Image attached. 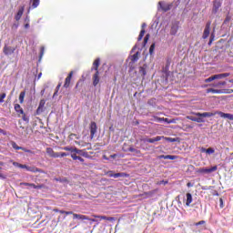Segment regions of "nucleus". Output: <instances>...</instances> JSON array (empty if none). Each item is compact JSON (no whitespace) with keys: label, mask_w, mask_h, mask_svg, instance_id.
Segmentation results:
<instances>
[{"label":"nucleus","mask_w":233,"mask_h":233,"mask_svg":"<svg viewBox=\"0 0 233 233\" xmlns=\"http://www.w3.org/2000/svg\"><path fill=\"white\" fill-rule=\"evenodd\" d=\"M193 116H187V119H189V121H194L195 123H205V120L203 119V117H213V116H219L221 117H223L224 119H229V121H233V115L230 113H224L221 111H217V112H204V113H200V112H193L192 113Z\"/></svg>","instance_id":"nucleus-1"},{"label":"nucleus","mask_w":233,"mask_h":233,"mask_svg":"<svg viewBox=\"0 0 233 233\" xmlns=\"http://www.w3.org/2000/svg\"><path fill=\"white\" fill-rule=\"evenodd\" d=\"M161 139H165V141H168L169 143H176L179 138H172L165 136H157L153 138H142L140 141H143L144 143H157V141H161Z\"/></svg>","instance_id":"nucleus-2"},{"label":"nucleus","mask_w":233,"mask_h":233,"mask_svg":"<svg viewBox=\"0 0 233 233\" xmlns=\"http://www.w3.org/2000/svg\"><path fill=\"white\" fill-rule=\"evenodd\" d=\"M218 170V166H214L210 168H205V167H200L196 170L197 174H212V172H216Z\"/></svg>","instance_id":"nucleus-3"},{"label":"nucleus","mask_w":233,"mask_h":233,"mask_svg":"<svg viewBox=\"0 0 233 233\" xmlns=\"http://www.w3.org/2000/svg\"><path fill=\"white\" fill-rule=\"evenodd\" d=\"M212 25L211 21L207 22L203 35L202 39H207L208 35H210V25Z\"/></svg>","instance_id":"nucleus-4"},{"label":"nucleus","mask_w":233,"mask_h":233,"mask_svg":"<svg viewBox=\"0 0 233 233\" xmlns=\"http://www.w3.org/2000/svg\"><path fill=\"white\" fill-rule=\"evenodd\" d=\"M46 104V100L45 99H41L39 102V106L36 109V116H41V114H43V112H45V105Z\"/></svg>","instance_id":"nucleus-5"},{"label":"nucleus","mask_w":233,"mask_h":233,"mask_svg":"<svg viewBox=\"0 0 233 233\" xmlns=\"http://www.w3.org/2000/svg\"><path fill=\"white\" fill-rule=\"evenodd\" d=\"M89 130H90V137L91 139H94V137L97 132V124H96V122H91L89 126Z\"/></svg>","instance_id":"nucleus-6"},{"label":"nucleus","mask_w":233,"mask_h":233,"mask_svg":"<svg viewBox=\"0 0 233 233\" xmlns=\"http://www.w3.org/2000/svg\"><path fill=\"white\" fill-rule=\"evenodd\" d=\"M14 52H15V47L5 46L3 48V53L5 54V56H12Z\"/></svg>","instance_id":"nucleus-7"},{"label":"nucleus","mask_w":233,"mask_h":233,"mask_svg":"<svg viewBox=\"0 0 233 233\" xmlns=\"http://www.w3.org/2000/svg\"><path fill=\"white\" fill-rule=\"evenodd\" d=\"M178 30H179V22L172 23L171 29H170V35H176V34H177Z\"/></svg>","instance_id":"nucleus-8"},{"label":"nucleus","mask_w":233,"mask_h":233,"mask_svg":"<svg viewBox=\"0 0 233 233\" xmlns=\"http://www.w3.org/2000/svg\"><path fill=\"white\" fill-rule=\"evenodd\" d=\"M219 8H221V2L219 0H214L212 14H218V12H219Z\"/></svg>","instance_id":"nucleus-9"},{"label":"nucleus","mask_w":233,"mask_h":233,"mask_svg":"<svg viewBox=\"0 0 233 233\" xmlns=\"http://www.w3.org/2000/svg\"><path fill=\"white\" fill-rule=\"evenodd\" d=\"M73 76H74V71H71L65 79L64 88H68L70 86V83L72 82Z\"/></svg>","instance_id":"nucleus-10"},{"label":"nucleus","mask_w":233,"mask_h":233,"mask_svg":"<svg viewBox=\"0 0 233 233\" xmlns=\"http://www.w3.org/2000/svg\"><path fill=\"white\" fill-rule=\"evenodd\" d=\"M46 154L50 157L57 158L59 157V153L54 151L52 147H46Z\"/></svg>","instance_id":"nucleus-11"},{"label":"nucleus","mask_w":233,"mask_h":233,"mask_svg":"<svg viewBox=\"0 0 233 233\" xmlns=\"http://www.w3.org/2000/svg\"><path fill=\"white\" fill-rule=\"evenodd\" d=\"M92 218H96V219H105L106 221H116V218L114 217L92 215Z\"/></svg>","instance_id":"nucleus-12"},{"label":"nucleus","mask_w":233,"mask_h":233,"mask_svg":"<svg viewBox=\"0 0 233 233\" xmlns=\"http://www.w3.org/2000/svg\"><path fill=\"white\" fill-rule=\"evenodd\" d=\"M108 175H109V177H115V178L128 177V174H127V173H115V174H113L112 171H109Z\"/></svg>","instance_id":"nucleus-13"},{"label":"nucleus","mask_w":233,"mask_h":233,"mask_svg":"<svg viewBox=\"0 0 233 233\" xmlns=\"http://www.w3.org/2000/svg\"><path fill=\"white\" fill-rule=\"evenodd\" d=\"M158 5H159L161 10H163V12H168V10H171V8H172V5H170V4H165L163 2H159Z\"/></svg>","instance_id":"nucleus-14"},{"label":"nucleus","mask_w":233,"mask_h":233,"mask_svg":"<svg viewBox=\"0 0 233 233\" xmlns=\"http://www.w3.org/2000/svg\"><path fill=\"white\" fill-rule=\"evenodd\" d=\"M99 65H101V59L96 58L94 63H93V66L91 67L92 71H96V72H99Z\"/></svg>","instance_id":"nucleus-15"},{"label":"nucleus","mask_w":233,"mask_h":233,"mask_svg":"<svg viewBox=\"0 0 233 233\" xmlns=\"http://www.w3.org/2000/svg\"><path fill=\"white\" fill-rule=\"evenodd\" d=\"M24 168H25V170H27V172H33L34 174H35L37 172L43 173V169L35 167L25 166V167H24Z\"/></svg>","instance_id":"nucleus-16"},{"label":"nucleus","mask_w":233,"mask_h":233,"mask_svg":"<svg viewBox=\"0 0 233 233\" xmlns=\"http://www.w3.org/2000/svg\"><path fill=\"white\" fill-rule=\"evenodd\" d=\"M99 71H96L94 75H93V86H96V85H99Z\"/></svg>","instance_id":"nucleus-17"},{"label":"nucleus","mask_w":233,"mask_h":233,"mask_svg":"<svg viewBox=\"0 0 233 233\" xmlns=\"http://www.w3.org/2000/svg\"><path fill=\"white\" fill-rule=\"evenodd\" d=\"M207 94H225V91L223 89L208 88Z\"/></svg>","instance_id":"nucleus-18"},{"label":"nucleus","mask_w":233,"mask_h":233,"mask_svg":"<svg viewBox=\"0 0 233 233\" xmlns=\"http://www.w3.org/2000/svg\"><path fill=\"white\" fill-rule=\"evenodd\" d=\"M71 216H73L74 219H83V220L90 219V218H88V216H85V215H81V214L73 213V214H71Z\"/></svg>","instance_id":"nucleus-19"},{"label":"nucleus","mask_w":233,"mask_h":233,"mask_svg":"<svg viewBox=\"0 0 233 233\" xmlns=\"http://www.w3.org/2000/svg\"><path fill=\"white\" fill-rule=\"evenodd\" d=\"M193 198H192V194L187 193L186 194V207H190V204L192 203Z\"/></svg>","instance_id":"nucleus-20"},{"label":"nucleus","mask_w":233,"mask_h":233,"mask_svg":"<svg viewBox=\"0 0 233 233\" xmlns=\"http://www.w3.org/2000/svg\"><path fill=\"white\" fill-rule=\"evenodd\" d=\"M15 110L19 116H21V114H25V110H23V107L19 104H15Z\"/></svg>","instance_id":"nucleus-21"},{"label":"nucleus","mask_w":233,"mask_h":233,"mask_svg":"<svg viewBox=\"0 0 233 233\" xmlns=\"http://www.w3.org/2000/svg\"><path fill=\"white\" fill-rule=\"evenodd\" d=\"M160 159H170L171 161H174V159H177V156L173 155H161L159 157Z\"/></svg>","instance_id":"nucleus-22"},{"label":"nucleus","mask_w":233,"mask_h":233,"mask_svg":"<svg viewBox=\"0 0 233 233\" xmlns=\"http://www.w3.org/2000/svg\"><path fill=\"white\" fill-rule=\"evenodd\" d=\"M24 12H25V7H21L18 10L16 15L15 16V21H19L21 19V17H23V13Z\"/></svg>","instance_id":"nucleus-23"},{"label":"nucleus","mask_w":233,"mask_h":233,"mask_svg":"<svg viewBox=\"0 0 233 233\" xmlns=\"http://www.w3.org/2000/svg\"><path fill=\"white\" fill-rule=\"evenodd\" d=\"M145 26H147V24H142V29L139 33V35H138V38H137V41H141V39H143V37H145Z\"/></svg>","instance_id":"nucleus-24"},{"label":"nucleus","mask_w":233,"mask_h":233,"mask_svg":"<svg viewBox=\"0 0 233 233\" xmlns=\"http://www.w3.org/2000/svg\"><path fill=\"white\" fill-rule=\"evenodd\" d=\"M74 154H76V156H83L84 157H85V156H86V152L85 151V150H83V149H79V148H77V147H75V153Z\"/></svg>","instance_id":"nucleus-25"},{"label":"nucleus","mask_w":233,"mask_h":233,"mask_svg":"<svg viewBox=\"0 0 233 233\" xmlns=\"http://www.w3.org/2000/svg\"><path fill=\"white\" fill-rule=\"evenodd\" d=\"M128 152H132L134 156H141V150L136 149L133 147H129Z\"/></svg>","instance_id":"nucleus-26"},{"label":"nucleus","mask_w":233,"mask_h":233,"mask_svg":"<svg viewBox=\"0 0 233 233\" xmlns=\"http://www.w3.org/2000/svg\"><path fill=\"white\" fill-rule=\"evenodd\" d=\"M61 148L62 150H65L66 152H70L71 154H75L76 152V147H64Z\"/></svg>","instance_id":"nucleus-27"},{"label":"nucleus","mask_w":233,"mask_h":233,"mask_svg":"<svg viewBox=\"0 0 233 233\" xmlns=\"http://www.w3.org/2000/svg\"><path fill=\"white\" fill-rule=\"evenodd\" d=\"M71 157L74 161H80L81 163L85 162V158L81 157L80 156H77L76 154H71Z\"/></svg>","instance_id":"nucleus-28"},{"label":"nucleus","mask_w":233,"mask_h":233,"mask_svg":"<svg viewBox=\"0 0 233 233\" xmlns=\"http://www.w3.org/2000/svg\"><path fill=\"white\" fill-rule=\"evenodd\" d=\"M156 192H157V189L145 192L144 194H142V196H144V198H152V196H154V194H156Z\"/></svg>","instance_id":"nucleus-29"},{"label":"nucleus","mask_w":233,"mask_h":233,"mask_svg":"<svg viewBox=\"0 0 233 233\" xmlns=\"http://www.w3.org/2000/svg\"><path fill=\"white\" fill-rule=\"evenodd\" d=\"M10 163H12L13 167H16L17 168H26V165L19 164L14 160H10Z\"/></svg>","instance_id":"nucleus-30"},{"label":"nucleus","mask_w":233,"mask_h":233,"mask_svg":"<svg viewBox=\"0 0 233 233\" xmlns=\"http://www.w3.org/2000/svg\"><path fill=\"white\" fill-rule=\"evenodd\" d=\"M230 76V73H223L218 75H214L215 79H223V77H228Z\"/></svg>","instance_id":"nucleus-31"},{"label":"nucleus","mask_w":233,"mask_h":233,"mask_svg":"<svg viewBox=\"0 0 233 233\" xmlns=\"http://www.w3.org/2000/svg\"><path fill=\"white\" fill-rule=\"evenodd\" d=\"M25 96H26V91H22L19 95V103L20 105H23V103H25Z\"/></svg>","instance_id":"nucleus-32"},{"label":"nucleus","mask_w":233,"mask_h":233,"mask_svg":"<svg viewBox=\"0 0 233 233\" xmlns=\"http://www.w3.org/2000/svg\"><path fill=\"white\" fill-rule=\"evenodd\" d=\"M138 59H139V52L135 53V54L131 56V61H132V63L137 62Z\"/></svg>","instance_id":"nucleus-33"},{"label":"nucleus","mask_w":233,"mask_h":233,"mask_svg":"<svg viewBox=\"0 0 233 233\" xmlns=\"http://www.w3.org/2000/svg\"><path fill=\"white\" fill-rule=\"evenodd\" d=\"M10 144L15 150H21V147L17 146V143H15V141H11Z\"/></svg>","instance_id":"nucleus-34"},{"label":"nucleus","mask_w":233,"mask_h":233,"mask_svg":"<svg viewBox=\"0 0 233 233\" xmlns=\"http://www.w3.org/2000/svg\"><path fill=\"white\" fill-rule=\"evenodd\" d=\"M20 116H22V119H23V121H25V123H29L30 122V117H28L26 116V114H25V112H24V114H21Z\"/></svg>","instance_id":"nucleus-35"},{"label":"nucleus","mask_w":233,"mask_h":233,"mask_svg":"<svg viewBox=\"0 0 233 233\" xmlns=\"http://www.w3.org/2000/svg\"><path fill=\"white\" fill-rule=\"evenodd\" d=\"M56 181H58L59 183H69V181H68V179L66 177L56 178Z\"/></svg>","instance_id":"nucleus-36"},{"label":"nucleus","mask_w":233,"mask_h":233,"mask_svg":"<svg viewBox=\"0 0 233 233\" xmlns=\"http://www.w3.org/2000/svg\"><path fill=\"white\" fill-rule=\"evenodd\" d=\"M154 50H156V44H152L149 47L150 56H152V54H154Z\"/></svg>","instance_id":"nucleus-37"},{"label":"nucleus","mask_w":233,"mask_h":233,"mask_svg":"<svg viewBox=\"0 0 233 233\" xmlns=\"http://www.w3.org/2000/svg\"><path fill=\"white\" fill-rule=\"evenodd\" d=\"M39 3H40L39 0H33L32 8H37V5H39Z\"/></svg>","instance_id":"nucleus-38"},{"label":"nucleus","mask_w":233,"mask_h":233,"mask_svg":"<svg viewBox=\"0 0 233 233\" xmlns=\"http://www.w3.org/2000/svg\"><path fill=\"white\" fill-rule=\"evenodd\" d=\"M5 97H6V93L0 94V103H5Z\"/></svg>","instance_id":"nucleus-39"},{"label":"nucleus","mask_w":233,"mask_h":233,"mask_svg":"<svg viewBox=\"0 0 233 233\" xmlns=\"http://www.w3.org/2000/svg\"><path fill=\"white\" fill-rule=\"evenodd\" d=\"M150 39V34L146 35L144 38V46H147V43H148V40Z\"/></svg>","instance_id":"nucleus-40"},{"label":"nucleus","mask_w":233,"mask_h":233,"mask_svg":"<svg viewBox=\"0 0 233 233\" xmlns=\"http://www.w3.org/2000/svg\"><path fill=\"white\" fill-rule=\"evenodd\" d=\"M59 88H61V83H59L56 87V92L53 95V97H56L57 96V92H59Z\"/></svg>","instance_id":"nucleus-41"},{"label":"nucleus","mask_w":233,"mask_h":233,"mask_svg":"<svg viewBox=\"0 0 233 233\" xmlns=\"http://www.w3.org/2000/svg\"><path fill=\"white\" fill-rule=\"evenodd\" d=\"M20 150H23L24 152H25L26 154H34V152L30 149H27L25 147H21Z\"/></svg>","instance_id":"nucleus-42"},{"label":"nucleus","mask_w":233,"mask_h":233,"mask_svg":"<svg viewBox=\"0 0 233 233\" xmlns=\"http://www.w3.org/2000/svg\"><path fill=\"white\" fill-rule=\"evenodd\" d=\"M20 150H23L24 152H25L26 154H34V152L30 149H27L25 147H21Z\"/></svg>","instance_id":"nucleus-43"},{"label":"nucleus","mask_w":233,"mask_h":233,"mask_svg":"<svg viewBox=\"0 0 233 233\" xmlns=\"http://www.w3.org/2000/svg\"><path fill=\"white\" fill-rule=\"evenodd\" d=\"M60 214H66V216H72V214H74V212L73 211L60 210Z\"/></svg>","instance_id":"nucleus-44"},{"label":"nucleus","mask_w":233,"mask_h":233,"mask_svg":"<svg viewBox=\"0 0 233 233\" xmlns=\"http://www.w3.org/2000/svg\"><path fill=\"white\" fill-rule=\"evenodd\" d=\"M216 80V77L214 76H209L208 78H207L205 80V83H211V81H215Z\"/></svg>","instance_id":"nucleus-45"},{"label":"nucleus","mask_w":233,"mask_h":233,"mask_svg":"<svg viewBox=\"0 0 233 233\" xmlns=\"http://www.w3.org/2000/svg\"><path fill=\"white\" fill-rule=\"evenodd\" d=\"M216 150L212 147L207 149L206 154H214Z\"/></svg>","instance_id":"nucleus-46"},{"label":"nucleus","mask_w":233,"mask_h":233,"mask_svg":"<svg viewBox=\"0 0 233 233\" xmlns=\"http://www.w3.org/2000/svg\"><path fill=\"white\" fill-rule=\"evenodd\" d=\"M225 85H227V82L223 81V82H218L216 85H213V86H225Z\"/></svg>","instance_id":"nucleus-47"},{"label":"nucleus","mask_w":233,"mask_h":233,"mask_svg":"<svg viewBox=\"0 0 233 233\" xmlns=\"http://www.w3.org/2000/svg\"><path fill=\"white\" fill-rule=\"evenodd\" d=\"M22 185H24V187H32L33 188L34 187H35V184L27 183V182H24L22 183Z\"/></svg>","instance_id":"nucleus-48"},{"label":"nucleus","mask_w":233,"mask_h":233,"mask_svg":"<svg viewBox=\"0 0 233 233\" xmlns=\"http://www.w3.org/2000/svg\"><path fill=\"white\" fill-rule=\"evenodd\" d=\"M157 185H168V180H162L157 182Z\"/></svg>","instance_id":"nucleus-49"},{"label":"nucleus","mask_w":233,"mask_h":233,"mask_svg":"<svg viewBox=\"0 0 233 233\" xmlns=\"http://www.w3.org/2000/svg\"><path fill=\"white\" fill-rule=\"evenodd\" d=\"M34 188L39 190V189H41V188H45V185H43V184H41V185H35V186H34Z\"/></svg>","instance_id":"nucleus-50"},{"label":"nucleus","mask_w":233,"mask_h":233,"mask_svg":"<svg viewBox=\"0 0 233 233\" xmlns=\"http://www.w3.org/2000/svg\"><path fill=\"white\" fill-rule=\"evenodd\" d=\"M205 223H206L205 220H200V221L195 223L194 225H195V227H199V225H205Z\"/></svg>","instance_id":"nucleus-51"},{"label":"nucleus","mask_w":233,"mask_h":233,"mask_svg":"<svg viewBox=\"0 0 233 233\" xmlns=\"http://www.w3.org/2000/svg\"><path fill=\"white\" fill-rule=\"evenodd\" d=\"M44 55H45V47H41V49H40V57H43Z\"/></svg>","instance_id":"nucleus-52"},{"label":"nucleus","mask_w":233,"mask_h":233,"mask_svg":"<svg viewBox=\"0 0 233 233\" xmlns=\"http://www.w3.org/2000/svg\"><path fill=\"white\" fill-rule=\"evenodd\" d=\"M66 156H68L67 153H65V152L59 153V157H66Z\"/></svg>","instance_id":"nucleus-53"},{"label":"nucleus","mask_w":233,"mask_h":233,"mask_svg":"<svg viewBox=\"0 0 233 233\" xmlns=\"http://www.w3.org/2000/svg\"><path fill=\"white\" fill-rule=\"evenodd\" d=\"M230 19H231V17L228 15V16L225 18L224 23H225V24L230 23Z\"/></svg>","instance_id":"nucleus-54"},{"label":"nucleus","mask_w":233,"mask_h":233,"mask_svg":"<svg viewBox=\"0 0 233 233\" xmlns=\"http://www.w3.org/2000/svg\"><path fill=\"white\" fill-rule=\"evenodd\" d=\"M219 203L220 208H223L225 207V205L223 204V198H219Z\"/></svg>","instance_id":"nucleus-55"},{"label":"nucleus","mask_w":233,"mask_h":233,"mask_svg":"<svg viewBox=\"0 0 233 233\" xmlns=\"http://www.w3.org/2000/svg\"><path fill=\"white\" fill-rule=\"evenodd\" d=\"M163 121H165V123H168V124L174 123V121L169 120L168 118H164Z\"/></svg>","instance_id":"nucleus-56"},{"label":"nucleus","mask_w":233,"mask_h":233,"mask_svg":"<svg viewBox=\"0 0 233 233\" xmlns=\"http://www.w3.org/2000/svg\"><path fill=\"white\" fill-rule=\"evenodd\" d=\"M140 72H142L143 76H147V71L143 67H140Z\"/></svg>","instance_id":"nucleus-57"},{"label":"nucleus","mask_w":233,"mask_h":233,"mask_svg":"<svg viewBox=\"0 0 233 233\" xmlns=\"http://www.w3.org/2000/svg\"><path fill=\"white\" fill-rule=\"evenodd\" d=\"M86 221H92L93 223H96V221H97V220H96V218H89V219H86Z\"/></svg>","instance_id":"nucleus-58"},{"label":"nucleus","mask_w":233,"mask_h":233,"mask_svg":"<svg viewBox=\"0 0 233 233\" xmlns=\"http://www.w3.org/2000/svg\"><path fill=\"white\" fill-rule=\"evenodd\" d=\"M163 119H164V117H162V118H161V117H157V121H158L159 123H161V121H163Z\"/></svg>","instance_id":"nucleus-59"},{"label":"nucleus","mask_w":233,"mask_h":233,"mask_svg":"<svg viewBox=\"0 0 233 233\" xmlns=\"http://www.w3.org/2000/svg\"><path fill=\"white\" fill-rule=\"evenodd\" d=\"M53 212H61V210H59V209H57V208H55V209H53Z\"/></svg>","instance_id":"nucleus-60"},{"label":"nucleus","mask_w":233,"mask_h":233,"mask_svg":"<svg viewBox=\"0 0 233 233\" xmlns=\"http://www.w3.org/2000/svg\"><path fill=\"white\" fill-rule=\"evenodd\" d=\"M25 28H30V24H25Z\"/></svg>","instance_id":"nucleus-61"},{"label":"nucleus","mask_w":233,"mask_h":233,"mask_svg":"<svg viewBox=\"0 0 233 233\" xmlns=\"http://www.w3.org/2000/svg\"><path fill=\"white\" fill-rule=\"evenodd\" d=\"M117 157V155H116V154L110 156V157H111L112 159H114V157Z\"/></svg>","instance_id":"nucleus-62"},{"label":"nucleus","mask_w":233,"mask_h":233,"mask_svg":"<svg viewBox=\"0 0 233 233\" xmlns=\"http://www.w3.org/2000/svg\"><path fill=\"white\" fill-rule=\"evenodd\" d=\"M201 152H206V153H207V148L202 147V148H201Z\"/></svg>","instance_id":"nucleus-63"},{"label":"nucleus","mask_w":233,"mask_h":233,"mask_svg":"<svg viewBox=\"0 0 233 233\" xmlns=\"http://www.w3.org/2000/svg\"><path fill=\"white\" fill-rule=\"evenodd\" d=\"M187 187H188L190 188V187H192V183L188 182V183L187 184Z\"/></svg>","instance_id":"nucleus-64"}]
</instances>
